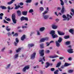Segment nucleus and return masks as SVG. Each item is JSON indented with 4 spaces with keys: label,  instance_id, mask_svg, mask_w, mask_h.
<instances>
[{
    "label": "nucleus",
    "instance_id": "f257e3e1",
    "mask_svg": "<svg viewBox=\"0 0 74 74\" xmlns=\"http://www.w3.org/2000/svg\"><path fill=\"white\" fill-rule=\"evenodd\" d=\"M16 18L15 13H14L12 14V19L14 23L15 24L16 23V20L15 19Z\"/></svg>",
    "mask_w": 74,
    "mask_h": 74
},
{
    "label": "nucleus",
    "instance_id": "f03ea898",
    "mask_svg": "<svg viewBox=\"0 0 74 74\" xmlns=\"http://www.w3.org/2000/svg\"><path fill=\"white\" fill-rule=\"evenodd\" d=\"M20 20L21 21H28L29 19H28V17H25L23 16L21 17L20 18Z\"/></svg>",
    "mask_w": 74,
    "mask_h": 74
},
{
    "label": "nucleus",
    "instance_id": "7ed1b4c3",
    "mask_svg": "<svg viewBox=\"0 0 74 74\" xmlns=\"http://www.w3.org/2000/svg\"><path fill=\"white\" fill-rule=\"evenodd\" d=\"M15 41L16 42H14V44L15 46H17V44L19 42V39H18V38H16L15 39Z\"/></svg>",
    "mask_w": 74,
    "mask_h": 74
},
{
    "label": "nucleus",
    "instance_id": "20e7f679",
    "mask_svg": "<svg viewBox=\"0 0 74 74\" xmlns=\"http://www.w3.org/2000/svg\"><path fill=\"white\" fill-rule=\"evenodd\" d=\"M29 69V66H25L23 69V72H25L26 70H28Z\"/></svg>",
    "mask_w": 74,
    "mask_h": 74
},
{
    "label": "nucleus",
    "instance_id": "39448f33",
    "mask_svg": "<svg viewBox=\"0 0 74 74\" xmlns=\"http://www.w3.org/2000/svg\"><path fill=\"white\" fill-rule=\"evenodd\" d=\"M46 64L47 66H45V67L46 68H48V67L49 66H52L53 64L52 63H51L50 64H49V63L48 62H46Z\"/></svg>",
    "mask_w": 74,
    "mask_h": 74
},
{
    "label": "nucleus",
    "instance_id": "423d86ee",
    "mask_svg": "<svg viewBox=\"0 0 74 74\" xmlns=\"http://www.w3.org/2000/svg\"><path fill=\"white\" fill-rule=\"evenodd\" d=\"M44 50H42L40 51V54L41 56H43L44 55Z\"/></svg>",
    "mask_w": 74,
    "mask_h": 74
},
{
    "label": "nucleus",
    "instance_id": "0eeeda50",
    "mask_svg": "<svg viewBox=\"0 0 74 74\" xmlns=\"http://www.w3.org/2000/svg\"><path fill=\"white\" fill-rule=\"evenodd\" d=\"M64 11H66V9H64V7L63 6H62V10H61V12L62 14H63L64 12Z\"/></svg>",
    "mask_w": 74,
    "mask_h": 74
},
{
    "label": "nucleus",
    "instance_id": "6e6552de",
    "mask_svg": "<svg viewBox=\"0 0 74 74\" xmlns=\"http://www.w3.org/2000/svg\"><path fill=\"white\" fill-rule=\"evenodd\" d=\"M57 32L58 34L60 35V36H64V35L65 33L64 32H63L59 31H58Z\"/></svg>",
    "mask_w": 74,
    "mask_h": 74
},
{
    "label": "nucleus",
    "instance_id": "1a4fd4ad",
    "mask_svg": "<svg viewBox=\"0 0 74 74\" xmlns=\"http://www.w3.org/2000/svg\"><path fill=\"white\" fill-rule=\"evenodd\" d=\"M36 55V53H33L31 55V58L32 59H34L35 58Z\"/></svg>",
    "mask_w": 74,
    "mask_h": 74
},
{
    "label": "nucleus",
    "instance_id": "9d476101",
    "mask_svg": "<svg viewBox=\"0 0 74 74\" xmlns=\"http://www.w3.org/2000/svg\"><path fill=\"white\" fill-rule=\"evenodd\" d=\"M51 35V36L55 34V31L54 30H51L49 33Z\"/></svg>",
    "mask_w": 74,
    "mask_h": 74
},
{
    "label": "nucleus",
    "instance_id": "9b49d317",
    "mask_svg": "<svg viewBox=\"0 0 74 74\" xmlns=\"http://www.w3.org/2000/svg\"><path fill=\"white\" fill-rule=\"evenodd\" d=\"M28 45L29 48H30V47H34V44L31 43L30 44H28Z\"/></svg>",
    "mask_w": 74,
    "mask_h": 74
},
{
    "label": "nucleus",
    "instance_id": "f8f14e48",
    "mask_svg": "<svg viewBox=\"0 0 74 74\" xmlns=\"http://www.w3.org/2000/svg\"><path fill=\"white\" fill-rule=\"evenodd\" d=\"M17 14L18 16H20L21 15V11L18 10L17 11Z\"/></svg>",
    "mask_w": 74,
    "mask_h": 74
},
{
    "label": "nucleus",
    "instance_id": "ddd939ff",
    "mask_svg": "<svg viewBox=\"0 0 74 74\" xmlns=\"http://www.w3.org/2000/svg\"><path fill=\"white\" fill-rule=\"evenodd\" d=\"M25 38H26V36L25 35H23L21 38V40L22 41H23Z\"/></svg>",
    "mask_w": 74,
    "mask_h": 74
},
{
    "label": "nucleus",
    "instance_id": "4468645a",
    "mask_svg": "<svg viewBox=\"0 0 74 74\" xmlns=\"http://www.w3.org/2000/svg\"><path fill=\"white\" fill-rule=\"evenodd\" d=\"M22 14L23 15H27V11H24L22 12Z\"/></svg>",
    "mask_w": 74,
    "mask_h": 74
},
{
    "label": "nucleus",
    "instance_id": "2eb2a0df",
    "mask_svg": "<svg viewBox=\"0 0 74 74\" xmlns=\"http://www.w3.org/2000/svg\"><path fill=\"white\" fill-rule=\"evenodd\" d=\"M43 16L45 19H48L49 18V16L47 15H43Z\"/></svg>",
    "mask_w": 74,
    "mask_h": 74
},
{
    "label": "nucleus",
    "instance_id": "dca6fc26",
    "mask_svg": "<svg viewBox=\"0 0 74 74\" xmlns=\"http://www.w3.org/2000/svg\"><path fill=\"white\" fill-rule=\"evenodd\" d=\"M69 32L70 33L72 34H74V30L72 29H71L69 30Z\"/></svg>",
    "mask_w": 74,
    "mask_h": 74
},
{
    "label": "nucleus",
    "instance_id": "f3484780",
    "mask_svg": "<svg viewBox=\"0 0 74 74\" xmlns=\"http://www.w3.org/2000/svg\"><path fill=\"white\" fill-rule=\"evenodd\" d=\"M47 39L46 38H42L40 39V42H44Z\"/></svg>",
    "mask_w": 74,
    "mask_h": 74
},
{
    "label": "nucleus",
    "instance_id": "a211bd4d",
    "mask_svg": "<svg viewBox=\"0 0 74 74\" xmlns=\"http://www.w3.org/2000/svg\"><path fill=\"white\" fill-rule=\"evenodd\" d=\"M52 38H58V36L57 34L53 35L52 36Z\"/></svg>",
    "mask_w": 74,
    "mask_h": 74
},
{
    "label": "nucleus",
    "instance_id": "6ab92c4d",
    "mask_svg": "<svg viewBox=\"0 0 74 74\" xmlns=\"http://www.w3.org/2000/svg\"><path fill=\"white\" fill-rule=\"evenodd\" d=\"M57 41L59 42V43H60L62 41V38L61 37H59L58 41Z\"/></svg>",
    "mask_w": 74,
    "mask_h": 74
},
{
    "label": "nucleus",
    "instance_id": "aec40b11",
    "mask_svg": "<svg viewBox=\"0 0 74 74\" xmlns=\"http://www.w3.org/2000/svg\"><path fill=\"white\" fill-rule=\"evenodd\" d=\"M56 46L57 47H59L60 46V43H59V42H57V41H56Z\"/></svg>",
    "mask_w": 74,
    "mask_h": 74
},
{
    "label": "nucleus",
    "instance_id": "412c9836",
    "mask_svg": "<svg viewBox=\"0 0 74 74\" xmlns=\"http://www.w3.org/2000/svg\"><path fill=\"white\" fill-rule=\"evenodd\" d=\"M52 27L53 29H57L58 27L55 24H53L52 25Z\"/></svg>",
    "mask_w": 74,
    "mask_h": 74
},
{
    "label": "nucleus",
    "instance_id": "4be33fe9",
    "mask_svg": "<svg viewBox=\"0 0 74 74\" xmlns=\"http://www.w3.org/2000/svg\"><path fill=\"white\" fill-rule=\"evenodd\" d=\"M14 1H15V0H12L11 1L8 3V4L9 5H10V4H12V3L13 2H14Z\"/></svg>",
    "mask_w": 74,
    "mask_h": 74
},
{
    "label": "nucleus",
    "instance_id": "5701e85b",
    "mask_svg": "<svg viewBox=\"0 0 74 74\" xmlns=\"http://www.w3.org/2000/svg\"><path fill=\"white\" fill-rule=\"evenodd\" d=\"M57 57H58V56L57 55H56L54 56H49L50 58H57Z\"/></svg>",
    "mask_w": 74,
    "mask_h": 74
},
{
    "label": "nucleus",
    "instance_id": "b1692460",
    "mask_svg": "<svg viewBox=\"0 0 74 74\" xmlns=\"http://www.w3.org/2000/svg\"><path fill=\"white\" fill-rule=\"evenodd\" d=\"M68 51L69 53H73V49H70L68 50Z\"/></svg>",
    "mask_w": 74,
    "mask_h": 74
},
{
    "label": "nucleus",
    "instance_id": "393cba45",
    "mask_svg": "<svg viewBox=\"0 0 74 74\" xmlns=\"http://www.w3.org/2000/svg\"><path fill=\"white\" fill-rule=\"evenodd\" d=\"M39 62H41V64H44V62L42 61V59L41 58H40L39 59Z\"/></svg>",
    "mask_w": 74,
    "mask_h": 74
},
{
    "label": "nucleus",
    "instance_id": "a878e982",
    "mask_svg": "<svg viewBox=\"0 0 74 74\" xmlns=\"http://www.w3.org/2000/svg\"><path fill=\"white\" fill-rule=\"evenodd\" d=\"M0 8H2V10H5V9H7V8H6L5 6H0Z\"/></svg>",
    "mask_w": 74,
    "mask_h": 74
},
{
    "label": "nucleus",
    "instance_id": "bb28decb",
    "mask_svg": "<svg viewBox=\"0 0 74 74\" xmlns=\"http://www.w3.org/2000/svg\"><path fill=\"white\" fill-rule=\"evenodd\" d=\"M9 27L8 26H6V30L8 31V32H9L11 30V29L10 28H8Z\"/></svg>",
    "mask_w": 74,
    "mask_h": 74
},
{
    "label": "nucleus",
    "instance_id": "cd10ccee",
    "mask_svg": "<svg viewBox=\"0 0 74 74\" xmlns=\"http://www.w3.org/2000/svg\"><path fill=\"white\" fill-rule=\"evenodd\" d=\"M70 44H71V42L70 41H67L65 42V44L66 45H70Z\"/></svg>",
    "mask_w": 74,
    "mask_h": 74
},
{
    "label": "nucleus",
    "instance_id": "c85d7f7f",
    "mask_svg": "<svg viewBox=\"0 0 74 74\" xmlns=\"http://www.w3.org/2000/svg\"><path fill=\"white\" fill-rule=\"evenodd\" d=\"M40 32H43L45 30V27H42L40 29Z\"/></svg>",
    "mask_w": 74,
    "mask_h": 74
},
{
    "label": "nucleus",
    "instance_id": "c756f323",
    "mask_svg": "<svg viewBox=\"0 0 74 74\" xmlns=\"http://www.w3.org/2000/svg\"><path fill=\"white\" fill-rule=\"evenodd\" d=\"M64 38V39H68L70 38V36H65Z\"/></svg>",
    "mask_w": 74,
    "mask_h": 74
},
{
    "label": "nucleus",
    "instance_id": "7c9ffc66",
    "mask_svg": "<svg viewBox=\"0 0 74 74\" xmlns=\"http://www.w3.org/2000/svg\"><path fill=\"white\" fill-rule=\"evenodd\" d=\"M60 64H61V62L58 63L57 65L56 66V67H59L60 66Z\"/></svg>",
    "mask_w": 74,
    "mask_h": 74
},
{
    "label": "nucleus",
    "instance_id": "2f4dec72",
    "mask_svg": "<svg viewBox=\"0 0 74 74\" xmlns=\"http://www.w3.org/2000/svg\"><path fill=\"white\" fill-rule=\"evenodd\" d=\"M21 51V48H18V49L16 50V52L18 53L19 52H20Z\"/></svg>",
    "mask_w": 74,
    "mask_h": 74
},
{
    "label": "nucleus",
    "instance_id": "473e14b6",
    "mask_svg": "<svg viewBox=\"0 0 74 74\" xmlns=\"http://www.w3.org/2000/svg\"><path fill=\"white\" fill-rule=\"evenodd\" d=\"M69 65H70V64H69L68 63H65L64 64V66L65 67H67V66H69Z\"/></svg>",
    "mask_w": 74,
    "mask_h": 74
},
{
    "label": "nucleus",
    "instance_id": "72a5a7b5",
    "mask_svg": "<svg viewBox=\"0 0 74 74\" xmlns=\"http://www.w3.org/2000/svg\"><path fill=\"white\" fill-rule=\"evenodd\" d=\"M73 71H74L73 70H68V72L69 73H73Z\"/></svg>",
    "mask_w": 74,
    "mask_h": 74
},
{
    "label": "nucleus",
    "instance_id": "f704fd0d",
    "mask_svg": "<svg viewBox=\"0 0 74 74\" xmlns=\"http://www.w3.org/2000/svg\"><path fill=\"white\" fill-rule=\"evenodd\" d=\"M40 46L41 48H44V44L43 43H42L40 45Z\"/></svg>",
    "mask_w": 74,
    "mask_h": 74
},
{
    "label": "nucleus",
    "instance_id": "c9c22d12",
    "mask_svg": "<svg viewBox=\"0 0 74 74\" xmlns=\"http://www.w3.org/2000/svg\"><path fill=\"white\" fill-rule=\"evenodd\" d=\"M18 37V34L17 33H15L14 35H13V37Z\"/></svg>",
    "mask_w": 74,
    "mask_h": 74
},
{
    "label": "nucleus",
    "instance_id": "e433bc0d",
    "mask_svg": "<svg viewBox=\"0 0 74 74\" xmlns=\"http://www.w3.org/2000/svg\"><path fill=\"white\" fill-rule=\"evenodd\" d=\"M18 56V54L15 55L14 56V59H16L17 58Z\"/></svg>",
    "mask_w": 74,
    "mask_h": 74
},
{
    "label": "nucleus",
    "instance_id": "4c0bfd02",
    "mask_svg": "<svg viewBox=\"0 0 74 74\" xmlns=\"http://www.w3.org/2000/svg\"><path fill=\"white\" fill-rule=\"evenodd\" d=\"M58 72H59V70H57L54 73V74H58Z\"/></svg>",
    "mask_w": 74,
    "mask_h": 74
},
{
    "label": "nucleus",
    "instance_id": "58836bf2",
    "mask_svg": "<svg viewBox=\"0 0 74 74\" xmlns=\"http://www.w3.org/2000/svg\"><path fill=\"white\" fill-rule=\"evenodd\" d=\"M33 11H34L33 9H31L29 11V13H32V12H33Z\"/></svg>",
    "mask_w": 74,
    "mask_h": 74
},
{
    "label": "nucleus",
    "instance_id": "ea45409f",
    "mask_svg": "<svg viewBox=\"0 0 74 74\" xmlns=\"http://www.w3.org/2000/svg\"><path fill=\"white\" fill-rule=\"evenodd\" d=\"M19 7H20V5H18L17 6H16L15 8V9L17 10V9L19 8Z\"/></svg>",
    "mask_w": 74,
    "mask_h": 74
},
{
    "label": "nucleus",
    "instance_id": "a19ab883",
    "mask_svg": "<svg viewBox=\"0 0 74 74\" xmlns=\"http://www.w3.org/2000/svg\"><path fill=\"white\" fill-rule=\"evenodd\" d=\"M40 11H43L44 10V8L42 7H41L40 8Z\"/></svg>",
    "mask_w": 74,
    "mask_h": 74
},
{
    "label": "nucleus",
    "instance_id": "79ce46f5",
    "mask_svg": "<svg viewBox=\"0 0 74 74\" xmlns=\"http://www.w3.org/2000/svg\"><path fill=\"white\" fill-rule=\"evenodd\" d=\"M60 1H61V4L62 5H64V2L62 0H60Z\"/></svg>",
    "mask_w": 74,
    "mask_h": 74
},
{
    "label": "nucleus",
    "instance_id": "37998d69",
    "mask_svg": "<svg viewBox=\"0 0 74 74\" xmlns=\"http://www.w3.org/2000/svg\"><path fill=\"white\" fill-rule=\"evenodd\" d=\"M31 2H32V0H27L26 1V2L27 3H31Z\"/></svg>",
    "mask_w": 74,
    "mask_h": 74
},
{
    "label": "nucleus",
    "instance_id": "c03bdc74",
    "mask_svg": "<svg viewBox=\"0 0 74 74\" xmlns=\"http://www.w3.org/2000/svg\"><path fill=\"white\" fill-rule=\"evenodd\" d=\"M48 11H46L44 12L43 13V14L44 15L45 14H47L48 13Z\"/></svg>",
    "mask_w": 74,
    "mask_h": 74
},
{
    "label": "nucleus",
    "instance_id": "a18cd8bd",
    "mask_svg": "<svg viewBox=\"0 0 74 74\" xmlns=\"http://www.w3.org/2000/svg\"><path fill=\"white\" fill-rule=\"evenodd\" d=\"M6 20L7 21H8V22H10V21H11V19L9 18L6 19Z\"/></svg>",
    "mask_w": 74,
    "mask_h": 74
},
{
    "label": "nucleus",
    "instance_id": "49530a36",
    "mask_svg": "<svg viewBox=\"0 0 74 74\" xmlns=\"http://www.w3.org/2000/svg\"><path fill=\"white\" fill-rule=\"evenodd\" d=\"M62 18H64L65 19H67V17L65 15H63Z\"/></svg>",
    "mask_w": 74,
    "mask_h": 74
},
{
    "label": "nucleus",
    "instance_id": "de8ad7c7",
    "mask_svg": "<svg viewBox=\"0 0 74 74\" xmlns=\"http://www.w3.org/2000/svg\"><path fill=\"white\" fill-rule=\"evenodd\" d=\"M67 18H69V17H70V18H72V16H71V15H69V14H67Z\"/></svg>",
    "mask_w": 74,
    "mask_h": 74
},
{
    "label": "nucleus",
    "instance_id": "09e8293b",
    "mask_svg": "<svg viewBox=\"0 0 74 74\" xmlns=\"http://www.w3.org/2000/svg\"><path fill=\"white\" fill-rule=\"evenodd\" d=\"M4 23H8V22L6 21H5V20H4Z\"/></svg>",
    "mask_w": 74,
    "mask_h": 74
},
{
    "label": "nucleus",
    "instance_id": "8fccbe9b",
    "mask_svg": "<svg viewBox=\"0 0 74 74\" xmlns=\"http://www.w3.org/2000/svg\"><path fill=\"white\" fill-rule=\"evenodd\" d=\"M11 66V64H9L7 66V67L6 68V69H8L10 68V66Z\"/></svg>",
    "mask_w": 74,
    "mask_h": 74
},
{
    "label": "nucleus",
    "instance_id": "3c124183",
    "mask_svg": "<svg viewBox=\"0 0 74 74\" xmlns=\"http://www.w3.org/2000/svg\"><path fill=\"white\" fill-rule=\"evenodd\" d=\"M61 9V8H60L59 7H58L57 8V10H58V11H60V10Z\"/></svg>",
    "mask_w": 74,
    "mask_h": 74
},
{
    "label": "nucleus",
    "instance_id": "603ef678",
    "mask_svg": "<svg viewBox=\"0 0 74 74\" xmlns=\"http://www.w3.org/2000/svg\"><path fill=\"white\" fill-rule=\"evenodd\" d=\"M51 71H53L55 70V68H52L51 69Z\"/></svg>",
    "mask_w": 74,
    "mask_h": 74
},
{
    "label": "nucleus",
    "instance_id": "864d4df0",
    "mask_svg": "<svg viewBox=\"0 0 74 74\" xmlns=\"http://www.w3.org/2000/svg\"><path fill=\"white\" fill-rule=\"evenodd\" d=\"M19 4L20 5L22 6L23 5V3L22 2L20 3Z\"/></svg>",
    "mask_w": 74,
    "mask_h": 74
},
{
    "label": "nucleus",
    "instance_id": "5fc2aeb1",
    "mask_svg": "<svg viewBox=\"0 0 74 74\" xmlns=\"http://www.w3.org/2000/svg\"><path fill=\"white\" fill-rule=\"evenodd\" d=\"M64 59V58L63 57H60L59 58L60 60H62V59Z\"/></svg>",
    "mask_w": 74,
    "mask_h": 74
},
{
    "label": "nucleus",
    "instance_id": "6e6d98bb",
    "mask_svg": "<svg viewBox=\"0 0 74 74\" xmlns=\"http://www.w3.org/2000/svg\"><path fill=\"white\" fill-rule=\"evenodd\" d=\"M50 52V51H49V50H46V53H49Z\"/></svg>",
    "mask_w": 74,
    "mask_h": 74
},
{
    "label": "nucleus",
    "instance_id": "4d7b16f0",
    "mask_svg": "<svg viewBox=\"0 0 74 74\" xmlns=\"http://www.w3.org/2000/svg\"><path fill=\"white\" fill-rule=\"evenodd\" d=\"M8 36H12V35L11 34V33L10 32H9L8 33Z\"/></svg>",
    "mask_w": 74,
    "mask_h": 74
},
{
    "label": "nucleus",
    "instance_id": "13d9d810",
    "mask_svg": "<svg viewBox=\"0 0 74 74\" xmlns=\"http://www.w3.org/2000/svg\"><path fill=\"white\" fill-rule=\"evenodd\" d=\"M71 12H72L73 13L74 12V10L73 9H71Z\"/></svg>",
    "mask_w": 74,
    "mask_h": 74
},
{
    "label": "nucleus",
    "instance_id": "bf43d9fd",
    "mask_svg": "<svg viewBox=\"0 0 74 74\" xmlns=\"http://www.w3.org/2000/svg\"><path fill=\"white\" fill-rule=\"evenodd\" d=\"M64 67H65L64 65H62L60 67V68L61 69H64Z\"/></svg>",
    "mask_w": 74,
    "mask_h": 74
},
{
    "label": "nucleus",
    "instance_id": "052dcab7",
    "mask_svg": "<svg viewBox=\"0 0 74 74\" xmlns=\"http://www.w3.org/2000/svg\"><path fill=\"white\" fill-rule=\"evenodd\" d=\"M46 44L47 45V46H49V42H46Z\"/></svg>",
    "mask_w": 74,
    "mask_h": 74
},
{
    "label": "nucleus",
    "instance_id": "680f3d73",
    "mask_svg": "<svg viewBox=\"0 0 74 74\" xmlns=\"http://www.w3.org/2000/svg\"><path fill=\"white\" fill-rule=\"evenodd\" d=\"M58 69H59V71H62V69L58 68Z\"/></svg>",
    "mask_w": 74,
    "mask_h": 74
},
{
    "label": "nucleus",
    "instance_id": "e2e57ef3",
    "mask_svg": "<svg viewBox=\"0 0 74 74\" xmlns=\"http://www.w3.org/2000/svg\"><path fill=\"white\" fill-rule=\"evenodd\" d=\"M4 15V14L3 13H1L0 14V16H3Z\"/></svg>",
    "mask_w": 74,
    "mask_h": 74
},
{
    "label": "nucleus",
    "instance_id": "0e129e2a",
    "mask_svg": "<svg viewBox=\"0 0 74 74\" xmlns=\"http://www.w3.org/2000/svg\"><path fill=\"white\" fill-rule=\"evenodd\" d=\"M68 47L70 49H71V46L69 45L68 46Z\"/></svg>",
    "mask_w": 74,
    "mask_h": 74
},
{
    "label": "nucleus",
    "instance_id": "69168bd1",
    "mask_svg": "<svg viewBox=\"0 0 74 74\" xmlns=\"http://www.w3.org/2000/svg\"><path fill=\"white\" fill-rule=\"evenodd\" d=\"M5 49V47L3 48L1 50V51L2 52H3L4 51V50Z\"/></svg>",
    "mask_w": 74,
    "mask_h": 74
},
{
    "label": "nucleus",
    "instance_id": "338daca9",
    "mask_svg": "<svg viewBox=\"0 0 74 74\" xmlns=\"http://www.w3.org/2000/svg\"><path fill=\"white\" fill-rule=\"evenodd\" d=\"M26 26H22V28H23V29H24V28H26Z\"/></svg>",
    "mask_w": 74,
    "mask_h": 74
},
{
    "label": "nucleus",
    "instance_id": "774afa93",
    "mask_svg": "<svg viewBox=\"0 0 74 74\" xmlns=\"http://www.w3.org/2000/svg\"><path fill=\"white\" fill-rule=\"evenodd\" d=\"M38 2H37L35 3V5H38Z\"/></svg>",
    "mask_w": 74,
    "mask_h": 74
}]
</instances>
